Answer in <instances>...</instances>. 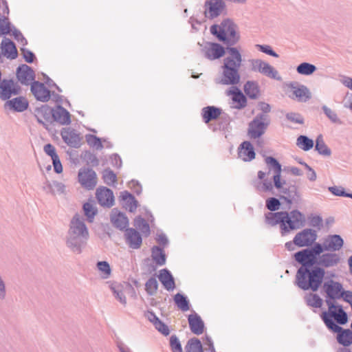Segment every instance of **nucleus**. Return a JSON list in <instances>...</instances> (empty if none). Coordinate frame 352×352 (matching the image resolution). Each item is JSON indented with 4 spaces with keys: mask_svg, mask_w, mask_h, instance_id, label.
Returning <instances> with one entry per match:
<instances>
[{
    "mask_svg": "<svg viewBox=\"0 0 352 352\" xmlns=\"http://www.w3.org/2000/svg\"><path fill=\"white\" fill-rule=\"evenodd\" d=\"M274 186V185H273L270 180L265 179H263L259 184H258L256 188L258 191L271 192L272 191Z\"/></svg>",
    "mask_w": 352,
    "mask_h": 352,
    "instance_id": "5fc2aeb1",
    "label": "nucleus"
},
{
    "mask_svg": "<svg viewBox=\"0 0 352 352\" xmlns=\"http://www.w3.org/2000/svg\"><path fill=\"white\" fill-rule=\"evenodd\" d=\"M221 113V109L214 106H207L201 109V116L206 124L216 120Z\"/></svg>",
    "mask_w": 352,
    "mask_h": 352,
    "instance_id": "2f4dec72",
    "label": "nucleus"
},
{
    "mask_svg": "<svg viewBox=\"0 0 352 352\" xmlns=\"http://www.w3.org/2000/svg\"><path fill=\"white\" fill-rule=\"evenodd\" d=\"M186 352H204L199 339L192 338L188 340L185 346Z\"/></svg>",
    "mask_w": 352,
    "mask_h": 352,
    "instance_id": "a19ab883",
    "label": "nucleus"
},
{
    "mask_svg": "<svg viewBox=\"0 0 352 352\" xmlns=\"http://www.w3.org/2000/svg\"><path fill=\"white\" fill-rule=\"evenodd\" d=\"M238 156L243 162H251L255 158L254 148L250 142L244 141L239 145Z\"/></svg>",
    "mask_w": 352,
    "mask_h": 352,
    "instance_id": "393cba45",
    "label": "nucleus"
},
{
    "mask_svg": "<svg viewBox=\"0 0 352 352\" xmlns=\"http://www.w3.org/2000/svg\"><path fill=\"white\" fill-rule=\"evenodd\" d=\"M11 32L12 33L13 36L14 38L19 42L23 46H25L28 44V41L26 38L23 36L22 33L16 29L15 28H13Z\"/></svg>",
    "mask_w": 352,
    "mask_h": 352,
    "instance_id": "052dcab7",
    "label": "nucleus"
},
{
    "mask_svg": "<svg viewBox=\"0 0 352 352\" xmlns=\"http://www.w3.org/2000/svg\"><path fill=\"white\" fill-rule=\"evenodd\" d=\"M128 186L137 195H140L142 192V186L137 180L132 179L129 182Z\"/></svg>",
    "mask_w": 352,
    "mask_h": 352,
    "instance_id": "e2e57ef3",
    "label": "nucleus"
},
{
    "mask_svg": "<svg viewBox=\"0 0 352 352\" xmlns=\"http://www.w3.org/2000/svg\"><path fill=\"white\" fill-rule=\"evenodd\" d=\"M333 329H330L333 333H336L337 342L343 346H349L352 344V331L349 329H343L338 324H332Z\"/></svg>",
    "mask_w": 352,
    "mask_h": 352,
    "instance_id": "6ab92c4d",
    "label": "nucleus"
},
{
    "mask_svg": "<svg viewBox=\"0 0 352 352\" xmlns=\"http://www.w3.org/2000/svg\"><path fill=\"white\" fill-rule=\"evenodd\" d=\"M236 28V25L232 20L226 19L223 20L220 25H212L210 27V32L226 45L233 47L240 39Z\"/></svg>",
    "mask_w": 352,
    "mask_h": 352,
    "instance_id": "20e7f679",
    "label": "nucleus"
},
{
    "mask_svg": "<svg viewBox=\"0 0 352 352\" xmlns=\"http://www.w3.org/2000/svg\"><path fill=\"white\" fill-rule=\"evenodd\" d=\"M154 326L155 328L164 336H166L169 335L170 330L168 327L162 320H160Z\"/></svg>",
    "mask_w": 352,
    "mask_h": 352,
    "instance_id": "680f3d73",
    "label": "nucleus"
},
{
    "mask_svg": "<svg viewBox=\"0 0 352 352\" xmlns=\"http://www.w3.org/2000/svg\"><path fill=\"white\" fill-rule=\"evenodd\" d=\"M305 222V217L299 210H293L289 212H287L286 225H283V235L286 234L291 230H297L303 227Z\"/></svg>",
    "mask_w": 352,
    "mask_h": 352,
    "instance_id": "6e6552de",
    "label": "nucleus"
},
{
    "mask_svg": "<svg viewBox=\"0 0 352 352\" xmlns=\"http://www.w3.org/2000/svg\"><path fill=\"white\" fill-rule=\"evenodd\" d=\"M250 70L253 72H258L268 78L280 80L281 77L278 71L268 63L258 58L249 60Z\"/></svg>",
    "mask_w": 352,
    "mask_h": 352,
    "instance_id": "0eeeda50",
    "label": "nucleus"
},
{
    "mask_svg": "<svg viewBox=\"0 0 352 352\" xmlns=\"http://www.w3.org/2000/svg\"><path fill=\"white\" fill-rule=\"evenodd\" d=\"M265 162L267 164L268 168L267 174H270L272 171L274 173L272 179L274 187L276 188H280V179L282 172L281 164L275 157L272 156L266 157L265 158Z\"/></svg>",
    "mask_w": 352,
    "mask_h": 352,
    "instance_id": "2eb2a0df",
    "label": "nucleus"
},
{
    "mask_svg": "<svg viewBox=\"0 0 352 352\" xmlns=\"http://www.w3.org/2000/svg\"><path fill=\"white\" fill-rule=\"evenodd\" d=\"M31 91L37 100L47 102L50 98V91L39 81L32 83Z\"/></svg>",
    "mask_w": 352,
    "mask_h": 352,
    "instance_id": "4be33fe9",
    "label": "nucleus"
},
{
    "mask_svg": "<svg viewBox=\"0 0 352 352\" xmlns=\"http://www.w3.org/2000/svg\"><path fill=\"white\" fill-rule=\"evenodd\" d=\"M317 67L309 63L303 62L296 67V72L298 74L304 76H309L314 73Z\"/></svg>",
    "mask_w": 352,
    "mask_h": 352,
    "instance_id": "37998d69",
    "label": "nucleus"
},
{
    "mask_svg": "<svg viewBox=\"0 0 352 352\" xmlns=\"http://www.w3.org/2000/svg\"><path fill=\"white\" fill-rule=\"evenodd\" d=\"M69 160L72 164L75 166H82L87 167L88 166V151L85 150L80 153L77 151L69 153Z\"/></svg>",
    "mask_w": 352,
    "mask_h": 352,
    "instance_id": "473e14b6",
    "label": "nucleus"
},
{
    "mask_svg": "<svg viewBox=\"0 0 352 352\" xmlns=\"http://www.w3.org/2000/svg\"><path fill=\"white\" fill-rule=\"evenodd\" d=\"M322 285V289L326 294V299L330 302H334L335 300L340 299V295L342 294L344 288L342 285L338 281L332 279L325 281Z\"/></svg>",
    "mask_w": 352,
    "mask_h": 352,
    "instance_id": "f8f14e48",
    "label": "nucleus"
},
{
    "mask_svg": "<svg viewBox=\"0 0 352 352\" xmlns=\"http://www.w3.org/2000/svg\"><path fill=\"white\" fill-rule=\"evenodd\" d=\"M280 184L281 187L276 188L282 194L280 196V199L285 201L288 204H291L292 202H298L300 200V195L296 185L287 186L285 180L281 179Z\"/></svg>",
    "mask_w": 352,
    "mask_h": 352,
    "instance_id": "ddd939ff",
    "label": "nucleus"
},
{
    "mask_svg": "<svg viewBox=\"0 0 352 352\" xmlns=\"http://www.w3.org/2000/svg\"><path fill=\"white\" fill-rule=\"evenodd\" d=\"M163 249V248L157 245H154L151 248L152 259L160 266H162L166 263V256Z\"/></svg>",
    "mask_w": 352,
    "mask_h": 352,
    "instance_id": "f704fd0d",
    "label": "nucleus"
},
{
    "mask_svg": "<svg viewBox=\"0 0 352 352\" xmlns=\"http://www.w3.org/2000/svg\"><path fill=\"white\" fill-rule=\"evenodd\" d=\"M18 80L23 85H29L34 80V72L27 65L19 66L16 72Z\"/></svg>",
    "mask_w": 352,
    "mask_h": 352,
    "instance_id": "b1692460",
    "label": "nucleus"
},
{
    "mask_svg": "<svg viewBox=\"0 0 352 352\" xmlns=\"http://www.w3.org/2000/svg\"><path fill=\"white\" fill-rule=\"evenodd\" d=\"M12 30L8 17L0 14V36L10 34Z\"/></svg>",
    "mask_w": 352,
    "mask_h": 352,
    "instance_id": "49530a36",
    "label": "nucleus"
},
{
    "mask_svg": "<svg viewBox=\"0 0 352 352\" xmlns=\"http://www.w3.org/2000/svg\"><path fill=\"white\" fill-rule=\"evenodd\" d=\"M305 300L309 307L314 308H320L323 303L322 299L317 294L314 293L307 294Z\"/></svg>",
    "mask_w": 352,
    "mask_h": 352,
    "instance_id": "79ce46f5",
    "label": "nucleus"
},
{
    "mask_svg": "<svg viewBox=\"0 0 352 352\" xmlns=\"http://www.w3.org/2000/svg\"><path fill=\"white\" fill-rule=\"evenodd\" d=\"M60 135L63 142L72 148H79L82 144V137L76 130L71 128H63Z\"/></svg>",
    "mask_w": 352,
    "mask_h": 352,
    "instance_id": "9b49d317",
    "label": "nucleus"
},
{
    "mask_svg": "<svg viewBox=\"0 0 352 352\" xmlns=\"http://www.w3.org/2000/svg\"><path fill=\"white\" fill-rule=\"evenodd\" d=\"M89 147L96 151H101L104 148L102 138L93 134H89Z\"/></svg>",
    "mask_w": 352,
    "mask_h": 352,
    "instance_id": "3c124183",
    "label": "nucleus"
},
{
    "mask_svg": "<svg viewBox=\"0 0 352 352\" xmlns=\"http://www.w3.org/2000/svg\"><path fill=\"white\" fill-rule=\"evenodd\" d=\"M191 331L196 335H201L204 331V322L196 313L190 314L188 318Z\"/></svg>",
    "mask_w": 352,
    "mask_h": 352,
    "instance_id": "c85d7f7f",
    "label": "nucleus"
},
{
    "mask_svg": "<svg viewBox=\"0 0 352 352\" xmlns=\"http://www.w3.org/2000/svg\"><path fill=\"white\" fill-rule=\"evenodd\" d=\"M120 197L123 206L130 212H133L136 210L138 202L131 193L124 190L121 192Z\"/></svg>",
    "mask_w": 352,
    "mask_h": 352,
    "instance_id": "72a5a7b5",
    "label": "nucleus"
},
{
    "mask_svg": "<svg viewBox=\"0 0 352 352\" xmlns=\"http://www.w3.org/2000/svg\"><path fill=\"white\" fill-rule=\"evenodd\" d=\"M52 109L47 104L37 107L34 110V116L37 122L41 124L46 129L52 122Z\"/></svg>",
    "mask_w": 352,
    "mask_h": 352,
    "instance_id": "dca6fc26",
    "label": "nucleus"
},
{
    "mask_svg": "<svg viewBox=\"0 0 352 352\" xmlns=\"http://www.w3.org/2000/svg\"><path fill=\"white\" fill-rule=\"evenodd\" d=\"M158 278L166 290L173 291L175 288L174 278L168 270H161Z\"/></svg>",
    "mask_w": 352,
    "mask_h": 352,
    "instance_id": "7c9ffc66",
    "label": "nucleus"
},
{
    "mask_svg": "<svg viewBox=\"0 0 352 352\" xmlns=\"http://www.w3.org/2000/svg\"><path fill=\"white\" fill-rule=\"evenodd\" d=\"M270 123L268 116L257 114L249 123L248 134L251 139H256L261 137L265 132Z\"/></svg>",
    "mask_w": 352,
    "mask_h": 352,
    "instance_id": "423d86ee",
    "label": "nucleus"
},
{
    "mask_svg": "<svg viewBox=\"0 0 352 352\" xmlns=\"http://www.w3.org/2000/svg\"><path fill=\"white\" fill-rule=\"evenodd\" d=\"M245 94L250 99H256L259 96V87L255 81H248L243 87Z\"/></svg>",
    "mask_w": 352,
    "mask_h": 352,
    "instance_id": "c9c22d12",
    "label": "nucleus"
},
{
    "mask_svg": "<svg viewBox=\"0 0 352 352\" xmlns=\"http://www.w3.org/2000/svg\"><path fill=\"white\" fill-rule=\"evenodd\" d=\"M296 145L305 151L311 150L314 146V142L307 135H300L297 138Z\"/></svg>",
    "mask_w": 352,
    "mask_h": 352,
    "instance_id": "58836bf2",
    "label": "nucleus"
},
{
    "mask_svg": "<svg viewBox=\"0 0 352 352\" xmlns=\"http://www.w3.org/2000/svg\"><path fill=\"white\" fill-rule=\"evenodd\" d=\"M28 106L29 102L28 100L23 96L16 97L11 100L9 99L4 104L6 109H9L16 112H23L28 108Z\"/></svg>",
    "mask_w": 352,
    "mask_h": 352,
    "instance_id": "a878e982",
    "label": "nucleus"
},
{
    "mask_svg": "<svg viewBox=\"0 0 352 352\" xmlns=\"http://www.w3.org/2000/svg\"><path fill=\"white\" fill-rule=\"evenodd\" d=\"M317 237L316 230L306 228L296 234L294 238V243L299 248H311L316 243Z\"/></svg>",
    "mask_w": 352,
    "mask_h": 352,
    "instance_id": "9d476101",
    "label": "nucleus"
},
{
    "mask_svg": "<svg viewBox=\"0 0 352 352\" xmlns=\"http://www.w3.org/2000/svg\"><path fill=\"white\" fill-rule=\"evenodd\" d=\"M223 0H207L204 3V14L206 18L212 19L219 16L226 8Z\"/></svg>",
    "mask_w": 352,
    "mask_h": 352,
    "instance_id": "4468645a",
    "label": "nucleus"
},
{
    "mask_svg": "<svg viewBox=\"0 0 352 352\" xmlns=\"http://www.w3.org/2000/svg\"><path fill=\"white\" fill-rule=\"evenodd\" d=\"M52 121H55L62 125H68L71 123L69 112L60 105H57L52 109Z\"/></svg>",
    "mask_w": 352,
    "mask_h": 352,
    "instance_id": "bb28decb",
    "label": "nucleus"
},
{
    "mask_svg": "<svg viewBox=\"0 0 352 352\" xmlns=\"http://www.w3.org/2000/svg\"><path fill=\"white\" fill-rule=\"evenodd\" d=\"M173 300L177 307L182 311H186L189 310L190 302L184 294L177 293L174 296Z\"/></svg>",
    "mask_w": 352,
    "mask_h": 352,
    "instance_id": "4c0bfd02",
    "label": "nucleus"
},
{
    "mask_svg": "<svg viewBox=\"0 0 352 352\" xmlns=\"http://www.w3.org/2000/svg\"><path fill=\"white\" fill-rule=\"evenodd\" d=\"M343 298V300L348 302L350 305H352V292L349 290L343 289L342 294L340 295V299Z\"/></svg>",
    "mask_w": 352,
    "mask_h": 352,
    "instance_id": "774afa93",
    "label": "nucleus"
},
{
    "mask_svg": "<svg viewBox=\"0 0 352 352\" xmlns=\"http://www.w3.org/2000/svg\"><path fill=\"white\" fill-rule=\"evenodd\" d=\"M204 56L209 60H216L226 56L221 66V74L217 83L221 85H237L240 82L239 68L242 63V56L234 47H223L217 43H208L203 49Z\"/></svg>",
    "mask_w": 352,
    "mask_h": 352,
    "instance_id": "f03ea898",
    "label": "nucleus"
},
{
    "mask_svg": "<svg viewBox=\"0 0 352 352\" xmlns=\"http://www.w3.org/2000/svg\"><path fill=\"white\" fill-rule=\"evenodd\" d=\"M78 182L85 190H88V167H82L78 173Z\"/></svg>",
    "mask_w": 352,
    "mask_h": 352,
    "instance_id": "c03bdc74",
    "label": "nucleus"
},
{
    "mask_svg": "<svg viewBox=\"0 0 352 352\" xmlns=\"http://www.w3.org/2000/svg\"><path fill=\"white\" fill-rule=\"evenodd\" d=\"M170 346L172 352H183L181 342L176 335L170 337Z\"/></svg>",
    "mask_w": 352,
    "mask_h": 352,
    "instance_id": "864d4df0",
    "label": "nucleus"
},
{
    "mask_svg": "<svg viewBox=\"0 0 352 352\" xmlns=\"http://www.w3.org/2000/svg\"><path fill=\"white\" fill-rule=\"evenodd\" d=\"M111 221L113 226L120 230H124L128 228L129 219L122 212L113 209L111 214Z\"/></svg>",
    "mask_w": 352,
    "mask_h": 352,
    "instance_id": "cd10ccee",
    "label": "nucleus"
},
{
    "mask_svg": "<svg viewBox=\"0 0 352 352\" xmlns=\"http://www.w3.org/2000/svg\"><path fill=\"white\" fill-rule=\"evenodd\" d=\"M256 47L261 52L270 55L271 56L278 58V54L273 50L272 47L269 45H256Z\"/></svg>",
    "mask_w": 352,
    "mask_h": 352,
    "instance_id": "4d7b16f0",
    "label": "nucleus"
},
{
    "mask_svg": "<svg viewBox=\"0 0 352 352\" xmlns=\"http://www.w3.org/2000/svg\"><path fill=\"white\" fill-rule=\"evenodd\" d=\"M322 109L324 113L325 114V116L333 123L338 124H341L342 123V121L340 120V119L338 118L337 113L334 111H333L332 109L329 108L327 106L323 105L322 107Z\"/></svg>",
    "mask_w": 352,
    "mask_h": 352,
    "instance_id": "8fccbe9b",
    "label": "nucleus"
},
{
    "mask_svg": "<svg viewBox=\"0 0 352 352\" xmlns=\"http://www.w3.org/2000/svg\"><path fill=\"white\" fill-rule=\"evenodd\" d=\"M231 85L232 87L226 91V94L232 96V102L235 104L232 106V108L238 110L245 108L247 106V98L245 96L239 88L234 86L235 85Z\"/></svg>",
    "mask_w": 352,
    "mask_h": 352,
    "instance_id": "f3484780",
    "label": "nucleus"
},
{
    "mask_svg": "<svg viewBox=\"0 0 352 352\" xmlns=\"http://www.w3.org/2000/svg\"><path fill=\"white\" fill-rule=\"evenodd\" d=\"M124 239L129 247L135 250L139 249L142 243L140 233L132 228H128L125 230Z\"/></svg>",
    "mask_w": 352,
    "mask_h": 352,
    "instance_id": "412c9836",
    "label": "nucleus"
},
{
    "mask_svg": "<svg viewBox=\"0 0 352 352\" xmlns=\"http://www.w3.org/2000/svg\"><path fill=\"white\" fill-rule=\"evenodd\" d=\"M87 228L85 217L76 213L72 219L67 232L66 245L74 253L80 254L86 245Z\"/></svg>",
    "mask_w": 352,
    "mask_h": 352,
    "instance_id": "7ed1b4c3",
    "label": "nucleus"
},
{
    "mask_svg": "<svg viewBox=\"0 0 352 352\" xmlns=\"http://www.w3.org/2000/svg\"><path fill=\"white\" fill-rule=\"evenodd\" d=\"M134 226L138 229L145 236H148L151 234L150 226L147 221L140 216L137 217L134 219Z\"/></svg>",
    "mask_w": 352,
    "mask_h": 352,
    "instance_id": "ea45409f",
    "label": "nucleus"
},
{
    "mask_svg": "<svg viewBox=\"0 0 352 352\" xmlns=\"http://www.w3.org/2000/svg\"><path fill=\"white\" fill-rule=\"evenodd\" d=\"M98 270L101 272V276L104 279L108 278L111 272L110 265L107 261H98L97 263Z\"/></svg>",
    "mask_w": 352,
    "mask_h": 352,
    "instance_id": "09e8293b",
    "label": "nucleus"
},
{
    "mask_svg": "<svg viewBox=\"0 0 352 352\" xmlns=\"http://www.w3.org/2000/svg\"><path fill=\"white\" fill-rule=\"evenodd\" d=\"M43 150L47 155L51 157L52 159L58 156L56 152L55 147L51 144H47L45 145Z\"/></svg>",
    "mask_w": 352,
    "mask_h": 352,
    "instance_id": "338daca9",
    "label": "nucleus"
},
{
    "mask_svg": "<svg viewBox=\"0 0 352 352\" xmlns=\"http://www.w3.org/2000/svg\"><path fill=\"white\" fill-rule=\"evenodd\" d=\"M96 199L102 206L111 208L114 204V195L113 191L104 186L97 188L96 192Z\"/></svg>",
    "mask_w": 352,
    "mask_h": 352,
    "instance_id": "a211bd4d",
    "label": "nucleus"
},
{
    "mask_svg": "<svg viewBox=\"0 0 352 352\" xmlns=\"http://www.w3.org/2000/svg\"><path fill=\"white\" fill-rule=\"evenodd\" d=\"M1 54L6 57L14 59L17 57V50L15 44L9 38H4L1 43Z\"/></svg>",
    "mask_w": 352,
    "mask_h": 352,
    "instance_id": "c756f323",
    "label": "nucleus"
},
{
    "mask_svg": "<svg viewBox=\"0 0 352 352\" xmlns=\"http://www.w3.org/2000/svg\"><path fill=\"white\" fill-rule=\"evenodd\" d=\"M285 117L289 121L293 123L299 124H302L304 123V118L300 113L289 112L286 113Z\"/></svg>",
    "mask_w": 352,
    "mask_h": 352,
    "instance_id": "6e6d98bb",
    "label": "nucleus"
},
{
    "mask_svg": "<svg viewBox=\"0 0 352 352\" xmlns=\"http://www.w3.org/2000/svg\"><path fill=\"white\" fill-rule=\"evenodd\" d=\"M329 192H331L333 195L339 196V197H347L349 192H346L344 190V188L341 186H330L328 188Z\"/></svg>",
    "mask_w": 352,
    "mask_h": 352,
    "instance_id": "13d9d810",
    "label": "nucleus"
},
{
    "mask_svg": "<svg viewBox=\"0 0 352 352\" xmlns=\"http://www.w3.org/2000/svg\"><path fill=\"white\" fill-rule=\"evenodd\" d=\"M280 201L276 197H270L265 201V207L270 212L278 210L280 207Z\"/></svg>",
    "mask_w": 352,
    "mask_h": 352,
    "instance_id": "603ef678",
    "label": "nucleus"
},
{
    "mask_svg": "<svg viewBox=\"0 0 352 352\" xmlns=\"http://www.w3.org/2000/svg\"><path fill=\"white\" fill-rule=\"evenodd\" d=\"M158 288V283L155 277H151L145 283V290L148 295L154 296Z\"/></svg>",
    "mask_w": 352,
    "mask_h": 352,
    "instance_id": "a18cd8bd",
    "label": "nucleus"
},
{
    "mask_svg": "<svg viewBox=\"0 0 352 352\" xmlns=\"http://www.w3.org/2000/svg\"><path fill=\"white\" fill-rule=\"evenodd\" d=\"M289 87L292 90V98H296L299 102H306L311 97L309 89L305 85L291 82Z\"/></svg>",
    "mask_w": 352,
    "mask_h": 352,
    "instance_id": "5701e85b",
    "label": "nucleus"
},
{
    "mask_svg": "<svg viewBox=\"0 0 352 352\" xmlns=\"http://www.w3.org/2000/svg\"><path fill=\"white\" fill-rule=\"evenodd\" d=\"M104 182L108 186H114L117 182L116 175L109 168L104 169L102 172Z\"/></svg>",
    "mask_w": 352,
    "mask_h": 352,
    "instance_id": "de8ad7c7",
    "label": "nucleus"
},
{
    "mask_svg": "<svg viewBox=\"0 0 352 352\" xmlns=\"http://www.w3.org/2000/svg\"><path fill=\"white\" fill-rule=\"evenodd\" d=\"M315 150L321 155L329 157L331 154V149L325 144L323 136L320 134L316 139Z\"/></svg>",
    "mask_w": 352,
    "mask_h": 352,
    "instance_id": "e433bc0d",
    "label": "nucleus"
},
{
    "mask_svg": "<svg viewBox=\"0 0 352 352\" xmlns=\"http://www.w3.org/2000/svg\"><path fill=\"white\" fill-rule=\"evenodd\" d=\"M21 88L13 79H3L0 82V99L3 101L9 100L12 96L19 95Z\"/></svg>",
    "mask_w": 352,
    "mask_h": 352,
    "instance_id": "1a4fd4ad",
    "label": "nucleus"
},
{
    "mask_svg": "<svg viewBox=\"0 0 352 352\" xmlns=\"http://www.w3.org/2000/svg\"><path fill=\"white\" fill-rule=\"evenodd\" d=\"M53 185L55 190V195L56 193L59 195L66 194V186L63 183L58 181H53Z\"/></svg>",
    "mask_w": 352,
    "mask_h": 352,
    "instance_id": "0e129e2a",
    "label": "nucleus"
},
{
    "mask_svg": "<svg viewBox=\"0 0 352 352\" xmlns=\"http://www.w3.org/2000/svg\"><path fill=\"white\" fill-rule=\"evenodd\" d=\"M344 245L339 234H329L322 243H315L311 248L296 252L295 261L300 265L296 274L295 285L303 291L317 292L325 276V269L336 267L341 261L336 253Z\"/></svg>",
    "mask_w": 352,
    "mask_h": 352,
    "instance_id": "f257e3e1",
    "label": "nucleus"
},
{
    "mask_svg": "<svg viewBox=\"0 0 352 352\" xmlns=\"http://www.w3.org/2000/svg\"><path fill=\"white\" fill-rule=\"evenodd\" d=\"M111 290L113 294L115 295L116 298L120 302V303L125 305L126 303V299L123 292L119 289L118 287L114 286L111 287Z\"/></svg>",
    "mask_w": 352,
    "mask_h": 352,
    "instance_id": "bf43d9fd",
    "label": "nucleus"
},
{
    "mask_svg": "<svg viewBox=\"0 0 352 352\" xmlns=\"http://www.w3.org/2000/svg\"><path fill=\"white\" fill-rule=\"evenodd\" d=\"M21 52H22L23 58L27 63H33V61L35 58V56L33 52H32L30 50L25 49L24 47L21 48Z\"/></svg>",
    "mask_w": 352,
    "mask_h": 352,
    "instance_id": "69168bd1",
    "label": "nucleus"
},
{
    "mask_svg": "<svg viewBox=\"0 0 352 352\" xmlns=\"http://www.w3.org/2000/svg\"><path fill=\"white\" fill-rule=\"evenodd\" d=\"M287 218V211H280L275 212H267L265 214V221L270 226L280 225V232L283 235V225H286V219Z\"/></svg>",
    "mask_w": 352,
    "mask_h": 352,
    "instance_id": "aec40b11",
    "label": "nucleus"
},
{
    "mask_svg": "<svg viewBox=\"0 0 352 352\" xmlns=\"http://www.w3.org/2000/svg\"><path fill=\"white\" fill-rule=\"evenodd\" d=\"M325 302L328 307V311L322 312L320 317L329 330L333 329L332 324L344 325L347 323L348 316L341 305H336L334 302L327 300H325Z\"/></svg>",
    "mask_w": 352,
    "mask_h": 352,
    "instance_id": "39448f33",
    "label": "nucleus"
}]
</instances>
